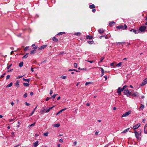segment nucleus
Returning <instances> with one entry per match:
<instances>
[{"label":"nucleus","instance_id":"1","mask_svg":"<svg viewBox=\"0 0 147 147\" xmlns=\"http://www.w3.org/2000/svg\"><path fill=\"white\" fill-rule=\"evenodd\" d=\"M131 92H130L128 89H125L123 92L124 94L126 95L127 96H129L131 94Z\"/></svg>","mask_w":147,"mask_h":147},{"label":"nucleus","instance_id":"2","mask_svg":"<svg viewBox=\"0 0 147 147\" xmlns=\"http://www.w3.org/2000/svg\"><path fill=\"white\" fill-rule=\"evenodd\" d=\"M146 29V27L144 26H142L140 27L139 29V30L138 32V33H140V32H143L145 31Z\"/></svg>","mask_w":147,"mask_h":147},{"label":"nucleus","instance_id":"3","mask_svg":"<svg viewBox=\"0 0 147 147\" xmlns=\"http://www.w3.org/2000/svg\"><path fill=\"white\" fill-rule=\"evenodd\" d=\"M131 96L133 97L138 96L139 95V93L136 92H134V91H131Z\"/></svg>","mask_w":147,"mask_h":147},{"label":"nucleus","instance_id":"4","mask_svg":"<svg viewBox=\"0 0 147 147\" xmlns=\"http://www.w3.org/2000/svg\"><path fill=\"white\" fill-rule=\"evenodd\" d=\"M131 112V111H128L124 113L122 115L121 117H125L129 115Z\"/></svg>","mask_w":147,"mask_h":147},{"label":"nucleus","instance_id":"5","mask_svg":"<svg viewBox=\"0 0 147 147\" xmlns=\"http://www.w3.org/2000/svg\"><path fill=\"white\" fill-rule=\"evenodd\" d=\"M134 133L136 138L138 140H139L140 139V134L137 132L136 130H134Z\"/></svg>","mask_w":147,"mask_h":147},{"label":"nucleus","instance_id":"6","mask_svg":"<svg viewBox=\"0 0 147 147\" xmlns=\"http://www.w3.org/2000/svg\"><path fill=\"white\" fill-rule=\"evenodd\" d=\"M124 90L123 89V88L119 87L117 89V93L119 95H121V92L123 91Z\"/></svg>","mask_w":147,"mask_h":147},{"label":"nucleus","instance_id":"7","mask_svg":"<svg viewBox=\"0 0 147 147\" xmlns=\"http://www.w3.org/2000/svg\"><path fill=\"white\" fill-rule=\"evenodd\" d=\"M147 83V78L144 80L140 84L141 86H143Z\"/></svg>","mask_w":147,"mask_h":147},{"label":"nucleus","instance_id":"8","mask_svg":"<svg viewBox=\"0 0 147 147\" xmlns=\"http://www.w3.org/2000/svg\"><path fill=\"white\" fill-rule=\"evenodd\" d=\"M140 126V123H138L134 126L133 128L134 130H135L136 129H138Z\"/></svg>","mask_w":147,"mask_h":147},{"label":"nucleus","instance_id":"9","mask_svg":"<svg viewBox=\"0 0 147 147\" xmlns=\"http://www.w3.org/2000/svg\"><path fill=\"white\" fill-rule=\"evenodd\" d=\"M55 98V94H53L51 97H47L46 99V101H47L51 99L52 98Z\"/></svg>","mask_w":147,"mask_h":147},{"label":"nucleus","instance_id":"10","mask_svg":"<svg viewBox=\"0 0 147 147\" xmlns=\"http://www.w3.org/2000/svg\"><path fill=\"white\" fill-rule=\"evenodd\" d=\"M47 46V45H44L41 46L38 49L39 50H40L43 49L45 48Z\"/></svg>","mask_w":147,"mask_h":147},{"label":"nucleus","instance_id":"11","mask_svg":"<svg viewBox=\"0 0 147 147\" xmlns=\"http://www.w3.org/2000/svg\"><path fill=\"white\" fill-rule=\"evenodd\" d=\"M15 84L17 88L19 87V81L18 80H17Z\"/></svg>","mask_w":147,"mask_h":147},{"label":"nucleus","instance_id":"12","mask_svg":"<svg viewBox=\"0 0 147 147\" xmlns=\"http://www.w3.org/2000/svg\"><path fill=\"white\" fill-rule=\"evenodd\" d=\"M23 80L24 81H25V82H28V83H29V82H30V78H28V79H26L24 78H23Z\"/></svg>","mask_w":147,"mask_h":147},{"label":"nucleus","instance_id":"13","mask_svg":"<svg viewBox=\"0 0 147 147\" xmlns=\"http://www.w3.org/2000/svg\"><path fill=\"white\" fill-rule=\"evenodd\" d=\"M38 141H37L34 142V147H36L38 145Z\"/></svg>","mask_w":147,"mask_h":147},{"label":"nucleus","instance_id":"14","mask_svg":"<svg viewBox=\"0 0 147 147\" xmlns=\"http://www.w3.org/2000/svg\"><path fill=\"white\" fill-rule=\"evenodd\" d=\"M55 105H53L52 107H51L49 109H48L46 111V112L48 113L49 112V111L51 109H52L55 107Z\"/></svg>","mask_w":147,"mask_h":147},{"label":"nucleus","instance_id":"15","mask_svg":"<svg viewBox=\"0 0 147 147\" xmlns=\"http://www.w3.org/2000/svg\"><path fill=\"white\" fill-rule=\"evenodd\" d=\"M100 68L101 69V72H102V75L101 76H102L104 74V70L102 68L100 67Z\"/></svg>","mask_w":147,"mask_h":147},{"label":"nucleus","instance_id":"16","mask_svg":"<svg viewBox=\"0 0 147 147\" xmlns=\"http://www.w3.org/2000/svg\"><path fill=\"white\" fill-rule=\"evenodd\" d=\"M12 84H13L12 83V82H11L9 84L7 85L6 86V88H9V87H10L11 86H12Z\"/></svg>","mask_w":147,"mask_h":147},{"label":"nucleus","instance_id":"17","mask_svg":"<svg viewBox=\"0 0 147 147\" xmlns=\"http://www.w3.org/2000/svg\"><path fill=\"white\" fill-rule=\"evenodd\" d=\"M144 105H141L140 107L139 108V109L140 110H142L144 109Z\"/></svg>","mask_w":147,"mask_h":147},{"label":"nucleus","instance_id":"18","mask_svg":"<svg viewBox=\"0 0 147 147\" xmlns=\"http://www.w3.org/2000/svg\"><path fill=\"white\" fill-rule=\"evenodd\" d=\"M129 128L127 129H126L125 130H124L122 132H121V133H122V134L124 133H125L128 131H129Z\"/></svg>","mask_w":147,"mask_h":147},{"label":"nucleus","instance_id":"19","mask_svg":"<svg viewBox=\"0 0 147 147\" xmlns=\"http://www.w3.org/2000/svg\"><path fill=\"white\" fill-rule=\"evenodd\" d=\"M23 84L25 86L28 87L29 86V84L27 83H23Z\"/></svg>","mask_w":147,"mask_h":147},{"label":"nucleus","instance_id":"20","mask_svg":"<svg viewBox=\"0 0 147 147\" xmlns=\"http://www.w3.org/2000/svg\"><path fill=\"white\" fill-rule=\"evenodd\" d=\"M41 111L43 113H45V112H46V111L45 109L44 108H42V109H41Z\"/></svg>","mask_w":147,"mask_h":147},{"label":"nucleus","instance_id":"21","mask_svg":"<svg viewBox=\"0 0 147 147\" xmlns=\"http://www.w3.org/2000/svg\"><path fill=\"white\" fill-rule=\"evenodd\" d=\"M36 50H32L30 51V54H34V53L35 52Z\"/></svg>","mask_w":147,"mask_h":147},{"label":"nucleus","instance_id":"22","mask_svg":"<svg viewBox=\"0 0 147 147\" xmlns=\"http://www.w3.org/2000/svg\"><path fill=\"white\" fill-rule=\"evenodd\" d=\"M23 62H20L19 65V67H21L23 66Z\"/></svg>","mask_w":147,"mask_h":147},{"label":"nucleus","instance_id":"23","mask_svg":"<svg viewBox=\"0 0 147 147\" xmlns=\"http://www.w3.org/2000/svg\"><path fill=\"white\" fill-rule=\"evenodd\" d=\"M130 31V32L133 31L134 33L135 34H136L137 33V30H135L134 29H131V30Z\"/></svg>","mask_w":147,"mask_h":147},{"label":"nucleus","instance_id":"24","mask_svg":"<svg viewBox=\"0 0 147 147\" xmlns=\"http://www.w3.org/2000/svg\"><path fill=\"white\" fill-rule=\"evenodd\" d=\"M122 64V62H120L118 64L116 65V66L117 67H119L121 66Z\"/></svg>","mask_w":147,"mask_h":147},{"label":"nucleus","instance_id":"25","mask_svg":"<svg viewBox=\"0 0 147 147\" xmlns=\"http://www.w3.org/2000/svg\"><path fill=\"white\" fill-rule=\"evenodd\" d=\"M115 24V22H112L109 23V25L110 26H111L112 25L114 24Z\"/></svg>","mask_w":147,"mask_h":147},{"label":"nucleus","instance_id":"26","mask_svg":"<svg viewBox=\"0 0 147 147\" xmlns=\"http://www.w3.org/2000/svg\"><path fill=\"white\" fill-rule=\"evenodd\" d=\"M123 26H119L117 27V28L118 29H121L123 28Z\"/></svg>","mask_w":147,"mask_h":147},{"label":"nucleus","instance_id":"27","mask_svg":"<svg viewBox=\"0 0 147 147\" xmlns=\"http://www.w3.org/2000/svg\"><path fill=\"white\" fill-rule=\"evenodd\" d=\"M98 31L100 33H102L104 32V30L102 29H99Z\"/></svg>","mask_w":147,"mask_h":147},{"label":"nucleus","instance_id":"28","mask_svg":"<svg viewBox=\"0 0 147 147\" xmlns=\"http://www.w3.org/2000/svg\"><path fill=\"white\" fill-rule=\"evenodd\" d=\"M28 53H27L26 54L24 55L23 57V59H26L28 57Z\"/></svg>","mask_w":147,"mask_h":147},{"label":"nucleus","instance_id":"29","mask_svg":"<svg viewBox=\"0 0 147 147\" xmlns=\"http://www.w3.org/2000/svg\"><path fill=\"white\" fill-rule=\"evenodd\" d=\"M49 134V132H47L43 134V135L45 136H47Z\"/></svg>","mask_w":147,"mask_h":147},{"label":"nucleus","instance_id":"30","mask_svg":"<svg viewBox=\"0 0 147 147\" xmlns=\"http://www.w3.org/2000/svg\"><path fill=\"white\" fill-rule=\"evenodd\" d=\"M90 7L91 9L93 8H94L95 7V5H94L92 4V5H90Z\"/></svg>","mask_w":147,"mask_h":147},{"label":"nucleus","instance_id":"31","mask_svg":"<svg viewBox=\"0 0 147 147\" xmlns=\"http://www.w3.org/2000/svg\"><path fill=\"white\" fill-rule=\"evenodd\" d=\"M65 34V32H60L59 33H58V34H57V35H62L63 34Z\"/></svg>","mask_w":147,"mask_h":147},{"label":"nucleus","instance_id":"32","mask_svg":"<svg viewBox=\"0 0 147 147\" xmlns=\"http://www.w3.org/2000/svg\"><path fill=\"white\" fill-rule=\"evenodd\" d=\"M60 124L59 123L56 124V127H58L60 126Z\"/></svg>","mask_w":147,"mask_h":147},{"label":"nucleus","instance_id":"33","mask_svg":"<svg viewBox=\"0 0 147 147\" xmlns=\"http://www.w3.org/2000/svg\"><path fill=\"white\" fill-rule=\"evenodd\" d=\"M81 34V33L80 32H77L75 33V35L79 36H80Z\"/></svg>","mask_w":147,"mask_h":147},{"label":"nucleus","instance_id":"34","mask_svg":"<svg viewBox=\"0 0 147 147\" xmlns=\"http://www.w3.org/2000/svg\"><path fill=\"white\" fill-rule=\"evenodd\" d=\"M86 38L88 39H90L92 38V36H86Z\"/></svg>","mask_w":147,"mask_h":147},{"label":"nucleus","instance_id":"35","mask_svg":"<svg viewBox=\"0 0 147 147\" xmlns=\"http://www.w3.org/2000/svg\"><path fill=\"white\" fill-rule=\"evenodd\" d=\"M65 54V52H64V51H62V52H61L60 53L59 55H60L64 54Z\"/></svg>","mask_w":147,"mask_h":147},{"label":"nucleus","instance_id":"36","mask_svg":"<svg viewBox=\"0 0 147 147\" xmlns=\"http://www.w3.org/2000/svg\"><path fill=\"white\" fill-rule=\"evenodd\" d=\"M61 78L63 79H65L66 78V76H62L61 77Z\"/></svg>","mask_w":147,"mask_h":147},{"label":"nucleus","instance_id":"37","mask_svg":"<svg viewBox=\"0 0 147 147\" xmlns=\"http://www.w3.org/2000/svg\"><path fill=\"white\" fill-rule=\"evenodd\" d=\"M10 78V76L9 75H8L7 76H6V80H8Z\"/></svg>","mask_w":147,"mask_h":147},{"label":"nucleus","instance_id":"38","mask_svg":"<svg viewBox=\"0 0 147 147\" xmlns=\"http://www.w3.org/2000/svg\"><path fill=\"white\" fill-rule=\"evenodd\" d=\"M35 123H36L34 122L32 123V124L30 125L29 126L30 127L32 126H34L35 125Z\"/></svg>","mask_w":147,"mask_h":147},{"label":"nucleus","instance_id":"39","mask_svg":"<svg viewBox=\"0 0 147 147\" xmlns=\"http://www.w3.org/2000/svg\"><path fill=\"white\" fill-rule=\"evenodd\" d=\"M29 47V46L26 47L24 49V51H27Z\"/></svg>","mask_w":147,"mask_h":147},{"label":"nucleus","instance_id":"40","mask_svg":"<svg viewBox=\"0 0 147 147\" xmlns=\"http://www.w3.org/2000/svg\"><path fill=\"white\" fill-rule=\"evenodd\" d=\"M59 142L61 143H63V140L62 139H61L59 140Z\"/></svg>","mask_w":147,"mask_h":147},{"label":"nucleus","instance_id":"41","mask_svg":"<svg viewBox=\"0 0 147 147\" xmlns=\"http://www.w3.org/2000/svg\"><path fill=\"white\" fill-rule=\"evenodd\" d=\"M23 96L24 98H26L27 96V93H25L24 95Z\"/></svg>","mask_w":147,"mask_h":147},{"label":"nucleus","instance_id":"42","mask_svg":"<svg viewBox=\"0 0 147 147\" xmlns=\"http://www.w3.org/2000/svg\"><path fill=\"white\" fill-rule=\"evenodd\" d=\"M15 119H9V122H11L13 121Z\"/></svg>","mask_w":147,"mask_h":147},{"label":"nucleus","instance_id":"43","mask_svg":"<svg viewBox=\"0 0 147 147\" xmlns=\"http://www.w3.org/2000/svg\"><path fill=\"white\" fill-rule=\"evenodd\" d=\"M62 111H61V110L60 111H59L58 113H57L56 114V115H58L60 113H61Z\"/></svg>","mask_w":147,"mask_h":147},{"label":"nucleus","instance_id":"44","mask_svg":"<svg viewBox=\"0 0 147 147\" xmlns=\"http://www.w3.org/2000/svg\"><path fill=\"white\" fill-rule=\"evenodd\" d=\"M99 131H96L95 132V135H97L99 133Z\"/></svg>","mask_w":147,"mask_h":147},{"label":"nucleus","instance_id":"45","mask_svg":"<svg viewBox=\"0 0 147 147\" xmlns=\"http://www.w3.org/2000/svg\"><path fill=\"white\" fill-rule=\"evenodd\" d=\"M74 67L76 68L77 67L78 64L77 63H74Z\"/></svg>","mask_w":147,"mask_h":147},{"label":"nucleus","instance_id":"46","mask_svg":"<svg viewBox=\"0 0 147 147\" xmlns=\"http://www.w3.org/2000/svg\"><path fill=\"white\" fill-rule=\"evenodd\" d=\"M25 105L26 106H29L30 105V104L29 103H28L27 102H26L25 103Z\"/></svg>","mask_w":147,"mask_h":147},{"label":"nucleus","instance_id":"47","mask_svg":"<svg viewBox=\"0 0 147 147\" xmlns=\"http://www.w3.org/2000/svg\"><path fill=\"white\" fill-rule=\"evenodd\" d=\"M11 64L10 65H9V66H8L7 67V69H9V68H10V67H11Z\"/></svg>","mask_w":147,"mask_h":147},{"label":"nucleus","instance_id":"48","mask_svg":"<svg viewBox=\"0 0 147 147\" xmlns=\"http://www.w3.org/2000/svg\"><path fill=\"white\" fill-rule=\"evenodd\" d=\"M75 71L76 72H78V71H77L76 70L74 69H69V71Z\"/></svg>","mask_w":147,"mask_h":147},{"label":"nucleus","instance_id":"49","mask_svg":"<svg viewBox=\"0 0 147 147\" xmlns=\"http://www.w3.org/2000/svg\"><path fill=\"white\" fill-rule=\"evenodd\" d=\"M5 74V73L4 74H2L1 76L0 77V78H3Z\"/></svg>","mask_w":147,"mask_h":147},{"label":"nucleus","instance_id":"50","mask_svg":"<svg viewBox=\"0 0 147 147\" xmlns=\"http://www.w3.org/2000/svg\"><path fill=\"white\" fill-rule=\"evenodd\" d=\"M86 61L88 62H90V63H93L94 62L92 61Z\"/></svg>","mask_w":147,"mask_h":147},{"label":"nucleus","instance_id":"51","mask_svg":"<svg viewBox=\"0 0 147 147\" xmlns=\"http://www.w3.org/2000/svg\"><path fill=\"white\" fill-rule=\"evenodd\" d=\"M77 144V141H75L74 143V144L75 146H76Z\"/></svg>","mask_w":147,"mask_h":147},{"label":"nucleus","instance_id":"52","mask_svg":"<svg viewBox=\"0 0 147 147\" xmlns=\"http://www.w3.org/2000/svg\"><path fill=\"white\" fill-rule=\"evenodd\" d=\"M127 85H125L123 87V89L124 90L127 87Z\"/></svg>","mask_w":147,"mask_h":147},{"label":"nucleus","instance_id":"53","mask_svg":"<svg viewBox=\"0 0 147 147\" xmlns=\"http://www.w3.org/2000/svg\"><path fill=\"white\" fill-rule=\"evenodd\" d=\"M91 83L90 82H86V84H86V85H87L90 84Z\"/></svg>","mask_w":147,"mask_h":147},{"label":"nucleus","instance_id":"54","mask_svg":"<svg viewBox=\"0 0 147 147\" xmlns=\"http://www.w3.org/2000/svg\"><path fill=\"white\" fill-rule=\"evenodd\" d=\"M104 59V58L103 57H102L101 58L100 61V62H101Z\"/></svg>","mask_w":147,"mask_h":147},{"label":"nucleus","instance_id":"55","mask_svg":"<svg viewBox=\"0 0 147 147\" xmlns=\"http://www.w3.org/2000/svg\"><path fill=\"white\" fill-rule=\"evenodd\" d=\"M23 76H19L17 78H19V79L20 78H22V77H23Z\"/></svg>","mask_w":147,"mask_h":147},{"label":"nucleus","instance_id":"56","mask_svg":"<svg viewBox=\"0 0 147 147\" xmlns=\"http://www.w3.org/2000/svg\"><path fill=\"white\" fill-rule=\"evenodd\" d=\"M13 70V69H11L10 70H9L7 71V72H9L10 71H11Z\"/></svg>","mask_w":147,"mask_h":147},{"label":"nucleus","instance_id":"57","mask_svg":"<svg viewBox=\"0 0 147 147\" xmlns=\"http://www.w3.org/2000/svg\"><path fill=\"white\" fill-rule=\"evenodd\" d=\"M30 94L31 96H32L33 94V92H31L30 93Z\"/></svg>","mask_w":147,"mask_h":147},{"label":"nucleus","instance_id":"58","mask_svg":"<svg viewBox=\"0 0 147 147\" xmlns=\"http://www.w3.org/2000/svg\"><path fill=\"white\" fill-rule=\"evenodd\" d=\"M78 69H82V70H86V68H84V69H81L80 68V67H79L78 68Z\"/></svg>","mask_w":147,"mask_h":147},{"label":"nucleus","instance_id":"59","mask_svg":"<svg viewBox=\"0 0 147 147\" xmlns=\"http://www.w3.org/2000/svg\"><path fill=\"white\" fill-rule=\"evenodd\" d=\"M144 132L145 134H147V131H146L145 129H144Z\"/></svg>","mask_w":147,"mask_h":147},{"label":"nucleus","instance_id":"60","mask_svg":"<svg viewBox=\"0 0 147 147\" xmlns=\"http://www.w3.org/2000/svg\"><path fill=\"white\" fill-rule=\"evenodd\" d=\"M53 93V91H52V90H50V95H51V94H52Z\"/></svg>","mask_w":147,"mask_h":147},{"label":"nucleus","instance_id":"61","mask_svg":"<svg viewBox=\"0 0 147 147\" xmlns=\"http://www.w3.org/2000/svg\"><path fill=\"white\" fill-rule=\"evenodd\" d=\"M66 108H65L61 110L62 112V111L66 110Z\"/></svg>","mask_w":147,"mask_h":147},{"label":"nucleus","instance_id":"62","mask_svg":"<svg viewBox=\"0 0 147 147\" xmlns=\"http://www.w3.org/2000/svg\"><path fill=\"white\" fill-rule=\"evenodd\" d=\"M34 114V113L33 112H32L29 115V116H32L33 114Z\"/></svg>","mask_w":147,"mask_h":147},{"label":"nucleus","instance_id":"63","mask_svg":"<svg viewBox=\"0 0 147 147\" xmlns=\"http://www.w3.org/2000/svg\"><path fill=\"white\" fill-rule=\"evenodd\" d=\"M52 40L54 41H55V37L54 36Z\"/></svg>","mask_w":147,"mask_h":147},{"label":"nucleus","instance_id":"64","mask_svg":"<svg viewBox=\"0 0 147 147\" xmlns=\"http://www.w3.org/2000/svg\"><path fill=\"white\" fill-rule=\"evenodd\" d=\"M38 48V47L37 46H36L35 47H33V48L34 49H37Z\"/></svg>","mask_w":147,"mask_h":147}]
</instances>
